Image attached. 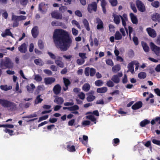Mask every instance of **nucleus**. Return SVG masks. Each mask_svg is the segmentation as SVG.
I'll list each match as a JSON object with an SVG mask.
<instances>
[{"label": "nucleus", "mask_w": 160, "mask_h": 160, "mask_svg": "<svg viewBox=\"0 0 160 160\" xmlns=\"http://www.w3.org/2000/svg\"><path fill=\"white\" fill-rule=\"evenodd\" d=\"M53 39L55 43L63 51H67L72 42L68 32L62 29H57L54 30Z\"/></svg>", "instance_id": "obj_1"}, {"label": "nucleus", "mask_w": 160, "mask_h": 160, "mask_svg": "<svg viewBox=\"0 0 160 160\" xmlns=\"http://www.w3.org/2000/svg\"><path fill=\"white\" fill-rule=\"evenodd\" d=\"M26 16L23 15L17 16L13 13L12 15L11 20L13 21L12 27H18L19 25V22L20 21L24 20L26 19Z\"/></svg>", "instance_id": "obj_2"}, {"label": "nucleus", "mask_w": 160, "mask_h": 160, "mask_svg": "<svg viewBox=\"0 0 160 160\" xmlns=\"http://www.w3.org/2000/svg\"><path fill=\"white\" fill-rule=\"evenodd\" d=\"M1 101H2V107L9 108V109L11 111H13L16 109L17 105L14 102L5 99H2V100H1Z\"/></svg>", "instance_id": "obj_3"}, {"label": "nucleus", "mask_w": 160, "mask_h": 160, "mask_svg": "<svg viewBox=\"0 0 160 160\" xmlns=\"http://www.w3.org/2000/svg\"><path fill=\"white\" fill-rule=\"evenodd\" d=\"M12 67L13 64L8 58L6 57L5 60L1 61L0 63V67L2 69L9 68Z\"/></svg>", "instance_id": "obj_4"}, {"label": "nucleus", "mask_w": 160, "mask_h": 160, "mask_svg": "<svg viewBox=\"0 0 160 160\" xmlns=\"http://www.w3.org/2000/svg\"><path fill=\"white\" fill-rule=\"evenodd\" d=\"M49 4H46L44 2H42L39 4L38 10L42 14L46 13L48 8Z\"/></svg>", "instance_id": "obj_5"}, {"label": "nucleus", "mask_w": 160, "mask_h": 160, "mask_svg": "<svg viewBox=\"0 0 160 160\" xmlns=\"http://www.w3.org/2000/svg\"><path fill=\"white\" fill-rule=\"evenodd\" d=\"M136 4L138 10L141 12H143L146 11L145 6L143 3L139 0H137Z\"/></svg>", "instance_id": "obj_6"}, {"label": "nucleus", "mask_w": 160, "mask_h": 160, "mask_svg": "<svg viewBox=\"0 0 160 160\" xmlns=\"http://www.w3.org/2000/svg\"><path fill=\"white\" fill-rule=\"evenodd\" d=\"M97 5L95 2H92L91 4H89L88 7V10L90 13H91L92 11L96 12L97 10Z\"/></svg>", "instance_id": "obj_7"}, {"label": "nucleus", "mask_w": 160, "mask_h": 160, "mask_svg": "<svg viewBox=\"0 0 160 160\" xmlns=\"http://www.w3.org/2000/svg\"><path fill=\"white\" fill-rule=\"evenodd\" d=\"M122 16H121V19L122 25L124 27L125 30L126 31L127 34H128V29L126 28V21L128 20V18L127 17V15L125 14H123Z\"/></svg>", "instance_id": "obj_8"}, {"label": "nucleus", "mask_w": 160, "mask_h": 160, "mask_svg": "<svg viewBox=\"0 0 160 160\" xmlns=\"http://www.w3.org/2000/svg\"><path fill=\"white\" fill-rule=\"evenodd\" d=\"M146 30L149 36L151 37L154 38L156 36V32L154 29L150 28H147Z\"/></svg>", "instance_id": "obj_9"}, {"label": "nucleus", "mask_w": 160, "mask_h": 160, "mask_svg": "<svg viewBox=\"0 0 160 160\" xmlns=\"http://www.w3.org/2000/svg\"><path fill=\"white\" fill-rule=\"evenodd\" d=\"M56 79L53 77L45 78L44 79V83L46 85L51 84L55 82Z\"/></svg>", "instance_id": "obj_10"}, {"label": "nucleus", "mask_w": 160, "mask_h": 160, "mask_svg": "<svg viewBox=\"0 0 160 160\" xmlns=\"http://www.w3.org/2000/svg\"><path fill=\"white\" fill-rule=\"evenodd\" d=\"M63 83H64L65 87L63 88V90L66 91L68 89V87L71 84V82L70 80L65 78H63Z\"/></svg>", "instance_id": "obj_11"}, {"label": "nucleus", "mask_w": 160, "mask_h": 160, "mask_svg": "<svg viewBox=\"0 0 160 160\" xmlns=\"http://www.w3.org/2000/svg\"><path fill=\"white\" fill-rule=\"evenodd\" d=\"M151 48L156 55L158 54L160 52V47H158L154 44L153 43L151 42Z\"/></svg>", "instance_id": "obj_12"}, {"label": "nucleus", "mask_w": 160, "mask_h": 160, "mask_svg": "<svg viewBox=\"0 0 160 160\" xmlns=\"http://www.w3.org/2000/svg\"><path fill=\"white\" fill-rule=\"evenodd\" d=\"M97 23H98L97 26V29L100 30L103 28V23L101 20L99 18H97L96 19Z\"/></svg>", "instance_id": "obj_13"}, {"label": "nucleus", "mask_w": 160, "mask_h": 160, "mask_svg": "<svg viewBox=\"0 0 160 160\" xmlns=\"http://www.w3.org/2000/svg\"><path fill=\"white\" fill-rule=\"evenodd\" d=\"M19 51L22 53H25L27 51V45L25 43H23L18 48Z\"/></svg>", "instance_id": "obj_14"}, {"label": "nucleus", "mask_w": 160, "mask_h": 160, "mask_svg": "<svg viewBox=\"0 0 160 160\" xmlns=\"http://www.w3.org/2000/svg\"><path fill=\"white\" fill-rule=\"evenodd\" d=\"M142 103L141 101L137 102L132 107V108L134 110L138 109L142 107Z\"/></svg>", "instance_id": "obj_15"}, {"label": "nucleus", "mask_w": 160, "mask_h": 160, "mask_svg": "<svg viewBox=\"0 0 160 160\" xmlns=\"http://www.w3.org/2000/svg\"><path fill=\"white\" fill-rule=\"evenodd\" d=\"M61 89V88L60 85L57 84L54 87L53 90L55 94L58 95L60 93Z\"/></svg>", "instance_id": "obj_16"}, {"label": "nucleus", "mask_w": 160, "mask_h": 160, "mask_svg": "<svg viewBox=\"0 0 160 160\" xmlns=\"http://www.w3.org/2000/svg\"><path fill=\"white\" fill-rule=\"evenodd\" d=\"M52 17L57 19H61L62 18V14L57 12H54L51 13Z\"/></svg>", "instance_id": "obj_17"}, {"label": "nucleus", "mask_w": 160, "mask_h": 160, "mask_svg": "<svg viewBox=\"0 0 160 160\" xmlns=\"http://www.w3.org/2000/svg\"><path fill=\"white\" fill-rule=\"evenodd\" d=\"M112 16L114 18L113 21L116 24H119L120 22V18H121V15H117L115 14H113Z\"/></svg>", "instance_id": "obj_18"}, {"label": "nucleus", "mask_w": 160, "mask_h": 160, "mask_svg": "<svg viewBox=\"0 0 160 160\" xmlns=\"http://www.w3.org/2000/svg\"><path fill=\"white\" fill-rule=\"evenodd\" d=\"M152 19L154 21L160 22V15L157 13L153 14L152 16Z\"/></svg>", "instance_id": "obj_19"}, {"label": "nucleus", "mask_w": 160, "mask_h": 160, "mask_svg": "<svg viewBox=\"0 0 160 160\" xmlns=\"http://www.w3.org/2000/svg\"><path fill=\"white\" fill-rule=\"evenodd\" d=\"M130 16L132 23L133 24H137L138 23V20L136 16L132 13H131L130 14Z\"/></svg>", "instance_id": "obj_20"}, {"label": "nucleus", "mask_w": 160, "mask_h": 160, "mask_svg": "<svg viewBox=\"0 0 160 160\" xmlns=\"http://www.w3.org/2000/svg\"><path fill=\"white\" fill-rule=\"evenodd\" d=\"M54 102L57 104L61 105L63 103L64 100L62 97H57L55 99Z\"/></svg>", "instance_id": "obj_21"}, {"label": "nucleus", "mask_w": 160, "mask_h": 160, "mask_svg": "<svg viewBox=\"0 0 160 160\" xmlns=\"http://www.w3.org/2000/svg\"><path fill=\"white\" fill-rule=\"evenodd\" d=\"M31 32L32 36L34 38H36L38 36V32L36 27H35L32 28Z\"/></svg>", "instance_id": "obj_22"}, {"label": "nucleus", "mask_w": 160, "mask_h": 160, "mask_svg": "<svg viewBox=\"0 0 160 160\" xmlns=\"http://www.w3.org/2000/svg\"><path fill=\"white\" fill-rule=\"evenodd\" d=\"M82 22L86 29L88 31H89L90 30V28L89 27V23L87 19L85 18L84 19L82 20Z\"/></svg>", "instance_id": "obj_23"}, {"label": "nucleus", "mask_w": 160, "mask_h": 160, "mask_svg": "<svg viewBox=\"0 0 160 160\" xmlns=\"http://www.w3.org/2000/svg\"><path fill=\"white\" fill-rule=\"evenodd\" d=\"M142 46L143 49L145 52H148L149 51V48L147 44L143 41L141 42Z\"/></svg>", "instance_id": "obj_24"}, {"label": "nucleus", "mask_w": 160, "mask_h": 160, "mask_svg": "<svg viewBox=\"0 0 160 160\" xmlns=\"http://www.w3.org/2000/svg\"><path fill=\"white\" fill-rule=\"evenodd\" d=\"M108 88L106 87H103L98 88L97 92L99 93H105L107 91Z\"/></svg>", "instance_id": "obj_25"}, {"label": "nucleus", "mask_w": 160, "mask_h": 160, "mask_svg": "<svg viewBox=\"0 0 160 160\" xmlns=\"http://www.w3.org/2000/svg\"><path fill=\"white\" fill-rule=\"evenodd\" d=\"M90 85L89 83L84 84L82 86V89L85 92L88 91L90 88Z\"/></svg>", "instance_id": "obj_26"}, {"label": "nucleus", "mask_w": 160, "mask_h": 160, "mask_svg": "<svg viewBox=\"0 0 160 160\" xmlns=\"http://www.w3.org/2000/svg\"><path fill=\"white\" fill-rule=\"evenodd\" d=\"M111 80L116 83H118L120 82V79L117 75H113L111 78Z\"/></svg>", "instance_id": "obj_27"}, {"label": "nucleus", "mask_w": 160, "mask_h": 160, "mask_svg": "<svg viewBox=\"0 0 160 160\" xmlns=\"http://www.w3.org/2000/svg\"><path fill=\"white\" fill-rule=\"evenodd\" d=\"M133 63L132 62L129 63L128 66V71H130L132 73H133L134 71Z\"/></svg>", "instance_id": "obj_28"}, {"label": "nucleus", "mask_w": 160, "mask_h": 160, "mask_svg": "<svg viewBox=\"0 0 160 160\" xmlns=\"http://www.w3.org/2000/svg\"><path fill=\"white\" fill-rule=\"evenodd\" d=\"M150 123V121L149 120L146 119L143 120L140 122V125L142 127H144Z\"/></svg>", "instance_id": "obj_29"}, {"label": "nucleus", "mask_w": 160, "mask_h": 160, "mask_svg": "<svg viewBox=\"0 0 160 160\" xmlns=\"http://www.w3.org/2000/svg\"><path fill=\"white\" fill-rule=\"evenodd\" d=\"M0 88L1 89L5 91L10 90L12 88V86H9L8 87L7 85H1L0 86Z\"/></svg>", "instance_id": "obj_30"}, {"label": "nucleus", "mask_w": 160, "mask_h": 160, "mask_svg": "<svg viewBox=\"0 0 160 160\" xmlns=\"http://www.w3.org/2000/svg\"><path fill=\"white\" fill-rule=\"evenodd\" d=\"M67 150L70 152H74L76 151L75 147L74 145H71L69 144L67 146Z\"/></svg>", "instance_id": "obj_31"}, {"label": "nucleus", "mask_w": 160, "mask_h": 160, "mask_svg": "<svg viewBox=\"0 0 160 160\" xmlns=\"http://www.w3.org/2000/svg\"><path fill=\"white\" fill-rule=\"evenodd\" d=\"M41 95H38L36 97L34 101V103L36 104H37L39 103H41L43 101V99L41 98Z\"/></svg>", "instance_id": "obj_32"}, {"label": "nucleus", "mask_w": 160, "mask_h": 160, "mask_svg": "<svg viewBox=\"0 0 160 160\" xmlns=\"http://www.w3.org/2000/svg\"><path fill=\"white\" fill-rule=\"evenodd\" d=\"M120 67L119 65H115L112 68L113 72L114 73H116L120 70Z\"/></svg>", "instance_id": "obj_33"}, {"label": "nucleus", "mask_w": 160, "mask_h": 160, "mask_svg": "<svg viewBox=\"0 0 160 160\" xmlns=\"http://www.w3.org/2000/svg\"><path fill=\"white\" fill-rule=\"evenodd\" d=\"M79 107L77 105H72V106L70 107L69 111H73L79 110Z\"/></svg>", "instance_id": "obj_34"}, {"label": "nucleus", "mask_w": 160, "mask_h": 160, "mask_svg": "<svg viewBox=\"0 0 160 160\" xmlns=\"http://www.w3.org/2000/svg\"><path fill=\"white\" fill-rule=\"evenodd\" d=\"M55 63L59 67L63 68L64 67V63L62 61L58 60H56L55 61Z\"/></svg>", "instance_id": "obj_35"}, {"label": "nucleus", "mask_w": 160, "mask_h": 160, "mask_svg": "<svg viewBox=\"0 0 160 160\" xmlns=\"http://www.w3.org/2000/svg\"><path fill=\"white\" fill-rule=\"evenodd\" d=\"M34 62L36 65L40 66H42L44 64L43 61L41 59H35L34 60Z\"/></svg>", "instance_id": "obj_36"}, {"label": "nucleus", "mask_w": 160, "mask_h": 160, "mask_svg": "<svg viewBox=\"0 0 160 160\" xmlns=\"http://www.w3.org/2000/svg\"><path fill=\"white\" fill-rule=\"evenodd\" d=\"M86 118L89 119L92 122H94V123H96V118L92 115H89L86 116Z\"/></svg>", "instance_id": "obj_37"}, {"label": "nucleus", "mask_w": 160, "mask_h": 160, "mask_svg": "<svg viewBox=\"0 0 160 160\" xmlns=\"http://www.w3.org/2000/svg\"><path fill=\"white\" fill-rule=\"evenodd\" d=\"M122 37L121 34L119 32H117L115 34V39L116 40H119L122 39Z\"/></svg>", "instance_id": "obj_38"}, {"label": "nucleus", "mask_w": 160, "mask_h": 160, "mask_svg": "<svg viewBox=\"0 0 160 160\" xmlns=\"http://www.w3.org/2000/svg\"><path fill=\"white\" fill-rule=\"evenodd\" d=\"M96 98V97L94 95H88L86 99L88 102H91L93 101Z\"/></svg>", "instance_id": "obj_39"}, {"label": "nucleus", "mask_w": 160, "mask_h": 160, "mask_svg": "<svg viewBox=\"0 0 160 160\" xmlns=\"http://www.w3.org/2000/svg\"><path fill=\"white\" fill-rule=\"evenodd\" d=\"M146 73L144 72H141L138 74V76L139 78L140 79H144L146 77Z\"/></svg>", "instance_id": "obj_40"}, {"label": "nucleus", "mask_w": 160, "mask_h": 160, "mask_svg": "<svg viewBox=\"0 0 160 160\" xmlns=\"http://www.w3.org/2000/svg\"><path fill=\"white\" fill-rule=\"evenodd\" d=\"M37 116V114L36 112L34 113L33 114H31L29 115L25 116L23 117V118H33Z\"/></svg>", "instance_id": "obj_41"}, {"label": "nucleus", "mask_w": 160, "mask_h": 160, "mask_svg": "<svg viewBox=\"0 0 160 160\" xmlns=\"http://www.w3.org/2000/svg\"><path fill=\"white\" fill-rule=\"evenodd\" d=\"M103 84V82L101 80H97L95 82V85L98 87L101 86Z\"/></svg>", "instance_id": "obj_42"}, {"label": "nucleus", "mask_w": 160, "mask_h": 160, "mask_svg": "<svg viewBox=\"0 0 160 160\" xmlns=\"http://www.w3.org/2000/svg\"><path fill=\"white\" fill-rule=\"evenodd\" d=\"M34 79L37 82H40L42 80L41 77L38 74H37L35 76Z\"/></svg>", "instance_id": "obj_43"}, {"label": "nucleus", "mask_w": 160, "mask_h": 160, "mask_svg": "<svg viewBox=\"0 0 160 160\" xmlns=\"http://www.w3.org/2000/svg\"><path fill=\"white\" fill-rule=\"evenodd\" d=\"M38 46L40 49H43L44 48V44L42 41L41 40H38Z\"/></svg>", "instance_id": "obj_44"}, {"label": "nucleus", "mask_w": 160, "mask_h": 160, "mask_svg": "<svg viewBox=\"0 0 160 160\" xmlns=\"http://www.w3.org/2000/svg\"><path fill=\"white\" fill-rule=\"evenodd\" d=\"M113 145L115 146L119 144L120 143V140L118 138H115L113 139Z\"/></svg>", "instance_id": "obj_45"}, {"label": "nucleus", "mask_w": 160, "mask_h": 160, "mask_svg": "<svg viewBox=\"0 0 160 160\" xmlns=\"http://www.w3.org/2000/svg\"><path fill=\"white\" fill-rule=\"evenodd\" d=\"M19 1L21 5L25 7L28 2V0H19Z\"/></svg>", "instance_id": "obj_46"}, {"label": "nucleus", "mask_w": 160, "mask_h": 160, "mask_svg": "<svg viewBox=\"0 0 160 160\" xmlns=\"http://www.w3.org/2000/svg\"><path fill=\"white\" fill-rule=\"evenodd\" d=\"M72 24L75 25L77 26L78 28L80 29L81 27L80 26L78 22L76 21V20H73L72 21Z\"/></svg>", "instance_id": "obj_47"}, {"label": "nucleus", "mask_w": 160, "mask_h": 160, "mask_svg": "<svg viewBox=\"0 0 160 160\" xmlns=\"http://www.w3.org/2000/svg\"><path fill=\"white\" fill-rule=\"evenodd\" d=\"M151 5L155 8H158L159 7V3L158 1H155L152 2Z\"/></svg>", "instance_id": "obj_48"}, {"label": "nucleus", "mask_w": 160, "mask_h": 160, "mask_svg": "<svg viewBox=\"0 0 160 160\" xmlns=\"http://www.w3.org/2000/svg\"><path fill=\"white\" fill-rule=\"evenodd\" d=\"M85 62V60L83 59H78L77 60V63L79 65L83 64Z\"/></svg>", "instance_id": "obj_49"}, {"label": "nucleus", "mask_w": 160, "mask_h": 160, "mask_svg": "<svg viewBox=\"0 0 160 160\" xmlns=\"http://www.w3.org/2000/svg\"><path fill=\"white\" fill-rule=\"evenodd\" d=\"M106 85L108 87H112L114 86V84L112 81L109 80L107 82Z\"/></svg>", "instance_id": "obj_50"}, {"label": "nucleus", "mask_w": 160, "mask_h": 160, "mask_svg": "<svg viewBox=\"0 0 160 160\" xmlns=\"http://www.w3.org/2000/svg\"><path fill=\"white\" fill-rule=\"evenodd\" d=\"M85 94L82 92H80L78 94L79 98L82 100H84L85 98Z\"/></svg>", "instance_id": "obj_51"}, {"label": "nucleus", "mask_w": 160, "mask_h": 160, "mask_svg": "<svg viewBox=\"0 0 160 160\" xmlns=\"http://www.w3.org/2000/svg\"><path fill=\"white\" fill-rule=\"evenodd\" d=\"M109 2L111 5L113 7L116 6L118 4V1L117 0H110Z\"/></svg>", "instance_id": "obj_52"}, {"label": "nucleus", "mask_w": 160, "mask_h": 160, "mask_svg": "<svg viewBox=\"0 0 160 160\" xmlns=\"http://www.w3.org/2000/svg\"><path fill=\"white\" fill-rule=\"evenodd\" d=\"M132 40L135 45L137 46L138 44V39L137 37L134 36Z\"/></svg>", "instance_id": "obj_53"}, {"label": "nucleus", "mask_w": 160, "mask_h": 160, "mask_svg": "<svg viewBox=\"0 0 160 160\" xmlns=\"http://www.w3.org/2000/svg\"><path fill=\"white\" fill-rule=\"evenodd\" d=\"M96 73L95 69L93 68H91L90 71V75L91 77L93 76Z\"/></svg>", "instance_id": "obj_54"}, {"label": "nucleus", "mask_w": 160, "mask_h": 160, "mask_svg": "<svg viewBox=\"0 0 160 160\" xmlns=\"http://www.w3.org/2000/svg\"><path fill=\"white\" fill-rule=\"evenodd\" d=\"M48 115H45L43 116L40 117L39 118V120L38 121V122H40L42 120H45L46 119H47L48 118Z\"/></svg>", "instance_id": "obj_55"}, {"label": "nucleus", "mask_w": 160, "mask_h": 160, "mask_svg": "<svg viewBox=\"0 0 160 160\" xmlns=\"http://www.w3.org/2000/svg\"><path fill=\"white\" fill-rule=\"evenodd\" d=\"M3 131L6 132V133H8L10 136H12L13 135V131L12 130L9 129L8 128H6L5 129H4Z\"/></svg>", "instance_id": "obj_56"}, {"label": "nucleus", "mask_w": 160, "mask_h": 160, "mask_svg": "<svg viewBox=\"0 0 160 160\" xmlns=\"http://www.w3.org/2000/svg\"><path fill=\"white\" fill-rule=\"evenodd\" d=\"M106 62L107 64L111 66H112L113 65V63L112 60L110 59H108L106 60Z\"/></svg>", "instance_id": "obj_57"}, {"label": "nucleus", "mask_w": 160, "mask_h": 160, "mask_svg": "<svg viewBox=\"0 0 160 160\" xmlns=\"http://www.w3.org/2000/svg\"><path fill=\"white\" fill-rule=\"evenodd\" d=\"M5 32L7 36H12V34L10 31L9 29H6L5 30Z\"/></svg>", "instance_id": "obj_58"}, {"label": "nucleus", "mask_w": 160, "mask_h": 160, "mask_svg": "<svg viewBox=\"0 0 160 160\" xmlns=\"http://www.w3.org/2000/svg\"><path fill=\"white\" fill-rule=\"evenodd\" d=\"M50 69H51L52 71L56 72L58 70V67L55 65H52L50 66Z\"/></svg>", "instance_id": "obj_59"}, {"label": "nucleus", "mask_w": 160, "mask_h": 160, "mask_svg": "<svg viewBox=\"0 0 160 160\" xmlns=\"http://www.w3.org/2000/svg\"><path fill=\"white\" fill-rule=\"evenodd\" d=\"M43 71L45 74H47L49 76L51 75L52 74V72L49 69H44L43 70Z\"/></svg>", "instance_id": "obj_60"}, {"label": "nucleus", "mask_w": 160, "mask_h": 160, "mask_svg": "<svg viewBox=\"0 0 160 160\" xmlns=\"http://www.w3.org/2000/svg\"><path fill=\"white\" fill-rule=\"evenodd\" d=\"M72 34L75 36H77L78 33V31L74 28H72Z\"/></svg>", "instance_id": "obj_61"}, {"label": "nucleus", "mask_w": 160, "mask_h": 160, "mask_svg": "<svg viewBox=\"0 0 160 160\" xmlns=\"http://www.w3.org/2000/svg\"><path fill=\"white\" fill-rule=\"evenodd\" d=\"M91 123V122L88 120H84L82 122V124L84 126L89 125Z\"/></svg>", "instance_id": "obj_62"}, {"label": "nucleus", "mask_w": 160, "mask_h": 160, "mask_svg": "<svg viewBox=\"0 0 160 160\" xmlns=\"http://www.w3.org/2000/svg\"><path fill=\"white\" fill-rule=\"evenodd\" d=\"M67 9V7L64 6H62L60 7L59 8V10L60 11L62 12H64Z\"/></svg>", "instance_id": "obj_63"}, {"label": "nucleus", "mask_w": 160, "mask_h": 160, "mask_svg": "<svg viewBox=\"0 0 160 160\" xmlns=\"http://www.w3.org/2000/svg\"><path fill=\"white\" fill-rule=\"evenodd\" d=\"M152 142L154 144L160 146V141L156 139H153L152 140Z\"/></svg>", "instance_id": "obj_64"}]
</instances>
